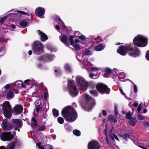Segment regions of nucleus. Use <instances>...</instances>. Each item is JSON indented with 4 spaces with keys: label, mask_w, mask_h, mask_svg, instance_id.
Wrapping results in <instances>:
<instances>
[{
    "label": "nucleus",
    "mask_w": 149,
    "mask_h": 149,
    "mask_svg": "<svg viewBox=\"0 0 149 149\" xmlns=\"http://www.w3.org/2000/svg\"><path fill=\"white\" fill-rule=\"evenodd\" d=\"M147 38L143 35H138L135 36L133 39L134 44L130 43L125 45V46H121L117 50V52L122 55H126L127 52L130 56L135 57L139 56L140 53L139 50L136 49L134 50L135 46L140 47H144L147 45Z\"/></svg>",
    "instance_id": "f257e3e1"
},
{
    "label": "nucleus",
    "mask_w": 149,
    "mask_h": 149,
    "mask_svg": "<svg viewBox=\"0 0 149 149\" xmlns=\"http://www.w3.org/2000/svg\"><path fill=\"white\" fill-rule=\"evenodd\" d=\"M77 113L75 109L70 106L66 107V118L67 121H74L77 118Z\"/></svg>",
    "instance_id": "f03ea898"
},
{
    "label": "nucleus",
    "mask_w": 149,
    "mask_h": 149,
    "mask_svg": "<svg viewBox=\"0 0 149 149\" xmlns=\"http://www.w3.org/2000/svg\"><path fill=\"white\" fill-rule=\"evenodd\" d=\"M76 83L77 85L80 89L86 91L87 88L88 83L82 77L78 76L76 77Z\"/></svg>",
    "instance_id": "7ed1b4c3"
},
{
    "label": "nucleus",
    "mask_w": 149,
    "mask_h": 149,
    "mask_svg": "<svg viewBox=\"0 0 149 149\" xmlns=\"http://www.w3.org/2000/svg\"><path fill=\"white\" fill-rule=\"evenodd\" d=\"M68 91L72 97L76 96L78 95V90L73 80H70L68 81Z\"/></svg>",
    "instance_id": "20e7f679"
},
{
    "label": "nucleus",
    "mask_w": 149,
    "mask_h": 149,
    "mask_svg": "<svg viewBox=\"0 0 149 149\" xmlns=\"http://www.w3.org/2000/svg\"><path fill=\"white\" fill-rule=\"evenodd\" d=\"M3 114L6 118H10L11 116L12 109L8 101L4 102L2 106Z\"/></svg>",
    "instance_id": "39448f33"
},
{
    "label": "nucleus",
    "mask_w": 149,
    "mask_h": 149,
    "mask_svg": "<svg viewBox=\"0 0 149 149\" xmlns=\"http://www.w3.org/2000/svg\"><path fill=\"white\" fill-rule=\"evenodd\" d=\"M82 97L84 99L88 101L86 107L87 108L86 109L88 111H91L92 108L95 104V102L94 99L91 98L88 94H85L82 95Z\"/></svg>",
    "instance_id": "423d86ee"
},
{
    "label": "nucleus",
    "mask_w": 149,
    "mask_h": 149,
    "mask_svg": "<svg viewBox=\"0 0 149 149\" xmlns=\"http://www.w3.org/2000/svg\"><path fill=\"white\" fill-rule=\"evenodd\" d=\"M96 88L98 91L101 94L105 93L108 94L109 92V89L105 84L102 83L98 84L96 86Z\"/></svg>",
    "instance_id": "0eeeda50"
},
{
    "label": "nucleus",
    "mask_w": 149,
    "mask_h": 149,
    "mask_svg": "<svg viewBox=\"0 0 149 149\" xmlns=\"http://www.w3.org/2000/svg\"><path fill=\"white\" fill-rule=\"evenodd\" d=\"M43 46L40 42H36L33 44V51L37 54L41 53L43 51Z\"/></svg>",
    "instance_id": "6e6552de"
},
{
    "label": "nucleus",
    "mask_w": 149,
    "mask_h": 149,
    "mask_svg": "<svg viewBox=\"0 0 149 149\" xmlns=\"http://www.w3.org/2000/svg\"><path fill=\"white\" fill-rule=\"evenodd\" d=\"M63 22L59 17L56 18L54 22V24L55 29L60 33H63L64 32V30L61 27V25Z\"/></svg>",
    "instance_id": "1a4fd4ad"
},
{
    "label": "nucleus",
    "mask_w": 149,
    "mask_h": 149,
    "mask_svg": "<svg viewBox=\"0 0 149 149\" xmlns=\"http://www.w3.org/2000/svg\"><path fill=\"white\" fill-rule=\"evenodd\" d=\"M1 139L3 141H10L13 138V134L10 132L2 133L0 135Z\"/></svg>",
    "instance_id": "9d476101"
},
{
    "label": "nucleus",
    "mask_w": 149,
    "mask_h": 149,
    "mask_svg": "<svg viewBox=\"0 0 149 149\" xmlns=\"http://www.w3.org/2000/svg\"><path fill=\"white\" fill-rule=\"evenodd\" d=\"M80 65L82 68L87 70L88 71L91 67L92 66V64L88 61L87 58H86L84 59L80 63Z\"/></svg>",
    "instance_id": "9b49d317"
},
{
    "label": "nucleus",
    "mask_w": 149,
    "mask_h": 149,
    "mask_svg": "<svg viewBox=\"0 0 149 149\" xmlns=\"http://www.w3.org/2000/svg\"><path fill=\"white\" fill-rule=\"evenodd\" d=\"M113 128L114 127H112L111 130L110 131V134L108 136H107V135L106 129L104 131V134L106 135V140L107 142H108V139H109L110 138H111L112 140H114V139H115L118 141H119L117 136L116 135L112 133V130H113Z\"/></svg>",
    "instance_id": "f8f14e48"
},
{
    "label": "nucleus",
    "mask_w": 149,
    "mask_h": 149,
    "mask_svg": "<svg viewBox=\"0 0 149 149\" xmlns=\"http://www.w3.org/2000/svg\"><path fill=\"white\" fill-rule=\"evenodd\" d=\"M54 58L53 56L46 54L43 56H42L39 58L38 60L39 61H41L43 62H48L52 60Z\"/></svg>",
    "instance_id": "ddd939ff"
},
{
    "label": "nucleus",
    "mask_w": 149,
    "mask_h": 149,
    "mask_svg": "<svg viewBox=\"0 0 149 149\" xmlns=\"http://www.w3.org/2000/svg\"><path fill=\"white\" fill-rule=\"evenodd\" d=\"M88 149H99V144L96 141L90 142L88 145Z\"/></svg>",
    "instance_id": "4468645a"
},
{
    "label": "nucleus",
    "mask_w": 149,
    "mask_h": 149,
    "mask_svg": "<svg viewBox=\"0 0 149 149\" xmlns=\"http://www.w3.org/2000/svg\"><path fill=\"white\" fill-rule=\"evenodd\" d=\"M45 11V10L43 8L38 7L36 10V14L41 18H44L43 16L44 15Z\"/></svg>",
    "instance_id": "2eb2a0df"
},
{
    "label": "nucleus",
    "mask_w": 149,
    "mask_h": 149,
    "mask_svg": "<svg viewBox=\"0 0 149 149\" xmlns=\"http://www.w3.org/2000/svg\"><path fill=\"white\" fill-rule=\"evenodd\" d=\"M37 32L38 35L39 36L40 39L42 42H44L48 38L47 36L44 33L40 30H38Z\"/></svg>",
    "instance_id": "dca6fc26"
},
{
    "label": "nucleus",
    "mask_w": 149,
    "mask_h": 149,
    "mask_svg": "<svg viewBox=\"0 0 149 149\" xmlns=\"http://www.w3.org/2000/svg\"><path fill=\"white\" fill-rule=\"evenodd\" d=\"M22 110V107L20 105H18L15 107L14 109V112L15 115H17L20 114Z\"/></svg>",
    "instance_id": "f3484780"
},
{
    "label": "nucleus",
    "mask_w": 149,
    "mask_h": 149,
    "mask_svg": "<svg viewBox=\"0 0 149 149\" xmlns=\"http://www.w3.org/2000/svg\"><path fill=\"white\" fill-rule=\"evenodd\" d=\"M139 147L143 149H149V141H146L139 146Z\"/></svg>",
    "instance_id": "a211bd4d"
},
{
    "label": "nucleus",
    "mask_w": 149,
    "mask_h": 149,
    "mask_svg": "<svg viewBox=\"0 0 149 149\" xmlns=\"http://www.w3.org/2000/svg\"><path fill=\"white\" fill-rule=\"evenodd\" d=\"M17 142V140L16 139L14 141H12L7 146L8 149H13L15 147V144Z\"/></svg>",
    "instance_id": "6ab92c4d"
},
{
    "label": "nucleus",
    "mask_w": 149,
    "mask_h": 149,
    "mask_svg": "<svg viewBox=\"0 0 149 149\" xmlns=\"http://www.w3.org/2000/svg\"><path fill=\"white\" fill-rule=\"evenodd\" d=\"M13 122L15 125H16L17 127L20 128L22 127V123L21 120L19 119H14Z\"/></svg>",
    "instance_id": "aec40b11"
},
{
    "label": "nucleus",
    "mask_w": 149,
    "mask_h": 149,
    "mask_svg": "<svg viewBox=\"0 0 149 149\" xmlns=\"http://www.w3.org/2000/svg\"><path fill=\"white\" fill-rule=\"evenodd\" d=\"M105 47V45L104 44H100L98 45L95 48V50L97 51H101L104 49Z\"/></svg>",
    "instance_id": "412c9836"
},
{
    "label": "nucleus",
    "mask_w": 149,
    "mask_h": 149,
    "mask_svg": "<svg viewBox=\"0 0 149 149\" xmlns=\"http://www.w3.org/2000/svg\"><path fill=\"white\" fill-rule=\"evenodd\" d=\"M8 121L7 119H4L3 121L2 124V126L4 130H7L8 129L7 127V123Z\"/></svg>",
    "instance_id": "4be33fe9"
},
{
    "label": "nucleus",
    "mask_w": 149,
    "mask_h": 149,
    "mask_svg": "<svg viewBox=\"0 0 149 149\" xmlns=\"http://www.w3.org/2000/svg\"><path fill=\"white\" fill-rule=\"evenodd\" d=\"M36 82L33 79H27L24 81V83L27 85L33 84Z\"/></svg>",
    "instance_id": "5701e85b"
},
{
    "label": "nucleus",
    "mask_w": 149,
    "mask_h": 149,
    "mask_svg": "<svg viewBox=\"0 0 149 149\" xmlns=\"http://www.w3.org/2000/svg\"><path fill=\"white\" fill-rule=\"evenodd\" d=\"M14 96V93L11 90H9L7 93L6 97L7 98H11Z\"/></svg>",
    "instance_id": "b1692460"
},
{
    "label": "nucleus",
    "mask_w": 149,
    "mask_h": 149,
    "mask_svg": "<svg viewBox=\"0 0 149 149\" xmlns=\"http://www.w3.org/2000/svg\"><path fill=\"white\" fill-rule=\"evenodd\" d=\"M13 86H15L17 87H19L22 86L23 87H25L24 85L22 84V82L20 81H15L13 84Z\"/></svg>",
    "instance_id": "393cba45"
},
{
    "label": "nucleus",
    "mask_w": 149,
    "mask_h": 149,
    "mask_svg": "<svg viewBox=\"0 0 149 149\" xmlns=\"http://www.w3.org/2000/svg\"><path fill=\"white\" fill-rule=\"evenodd\" d=\"M19 24L20 27L24 28L27 26V23L26 21L23 20L19 22Z\"/></svg>",
    "instance_id": "a878e982"
},
{
    "label": "nucleus",
    "mask_w": 149,
    "mask_h": 149,
    "mask_svg": "<svg viewBox=\"0 0 149 149\" xmlns=\"http://www.w3.org/2000/svg\"><path fill=\"white\" fill-rule=\"evenodd\" d=\"M108 118L109 120H112L114 123H116L117 122V120L115 118L114 116L112 115H109Z\"/></svg>",
    "instance_id": "bb28decb"
},
{
    "label": "nucleus",
    "mask_w": 149,
    "mask_h": 149,
    "mask_svg": "<svg viewBox=\"0 0 149 149\" xmlns=\"http://www.w3.org/2000/svg\"><path fill=\"white\" fill-rule=\"evenodd\" d=\"M52 112L53 116L55 118L57 117L59 115L58 111L54 108L53 109Z\"/></svg>",
    "instance_id": "cd10ccee"
},
{
    "label": "nucleus",
    "mask_w": 149,
    "mask_h": 149,
    "mask_svg": "<svg viewBox=\"0 0 149 149\" xmlns=\"http://www.w3.org/2000/svg\"><path fill=\"white\" fill-rule=\"evenodd\" d=\"M71 45L77 50H79L80 49V46L77 44H76L74 42Z\"/></svg>",
    "instance_id": "c85d7f7f"
},
{
    "label": "nucleus",
    "mask_w": 149,
    "mask_h": 149,
    "mask_svg": "<svg viewBox=\"0 0 149 149\" xmlns=\"http://www.w3.org/2000/svg\"><path fill=\"white\" fill-rule=\"evenodd\" d=\"M59 38L61 41L63 43L65 44V35L63 34L60 36Z\"/></svg>",
    "instance_id": "c756f323"
},
{
    "label": "nucleus",
    "mask_w": 149,
    "mask_h": 149,
    "mask_svg": "<svg viewBox=\"0 0 149 149\" xmlns=\"http://www.w3.org/2000/svg\"><path fill=\"white\" fill-rule=\"evenodd\" d=\"M119 72L116 69L114 68L113 70V72H112V74H111L113 76L115 77L118 75V73Z\"/></svg>",
    "instance_id": "7c9ffc66"
},
{
    "label": "nucleus",
    "mask_w": 149,
    "mask_h": 149,
    "mask_svg": "<svg viewBox=\"0 0 149 149\" xmlns=\"http://www.w3.org/2000/svg\"><path fill=\"white\" fill-rule=\"evenodd\" d=\"M31 125L35 127L37 125V122L34 118H32L31 120Z\"/></svg>",
    "instance_id": "2f4dec72"
},
{
    "label": "nucleus",
    "mask_w": 149,
    "mask_h": 149,
    "mask_svg": "<svg viewBox=\"0 0 149 149\" xmlns=\"http://www.w3.org/2000/svg\"><path fill=\"white\" fill-rule=\"evenodd\" d=\"M90 93L92 95L95 97L97 96L98 94L97 91L95 90L90 91Z\"/></svg>",
    "instance_id": "473e14b6"
},
{
    "label": "nucleus",
    "mask_w": 149,
    "mask_h": 149,
    "mask_svg": "<svg viewBox=\"0 0 149 149\" xmlns=\"http://www.w3.org/2000/svg\"><path fill=\"white\" fill-rule=\"evenodd\" d=\"M89 76L91 78L93 79H97L99 76V75L97 74L94 75L92 73H90L89 74Z\"/></svg>",
    "instance_id": "72a5a7b5"
},
{
    "label": "nucleus",
    "mask_w": 149,
    "mask_h": 149,
    "mask_svg": "<svg viewBox=\"0 0 149 149\" xmlns=\"http://www.w3.org/2000/svg\"><path fill=\"white\" fill-rule=\"evenodd\" d=\"M73 133L74 135L77 136H79L81 134V132L80 131L77 130H73Z\"/></svg>",
    "instance_id": "f704fd0d"
},
{
    "label": "nucleus",
    "mask_w": 149,
    "mask_h": 149,
    "mask_svg": "<svg viewBox=\"0 0 149 149\" xmlns=\"http://www.w3.org/2000/svg\"><path fill=\"white\" fill-rule=\"evenodd\" d=\"M118 75V78L119 79H123L125 78V74L123 72H119Z\"/></svg>",
    "instance_id": "c9c22d12"
},
{
    "label": "nucleus",
    "mask_w": 149,
    "mask_h": 149,
    "mask_svg": "<svg viewBox=\"0 0 149 149\" xmlns=\"http://www.w3.org/2000/svg\"><path fill=\"white\" fill-rule=\"evenodd\" d=\"M92 53V51L89 49H87L84 52V54L85 55H91Z\"/></svg>",
    "instance_id": "e433bc0d"
},
{
    "label": "nucleus",
    "mask_w": 149,
    "mask_h": 149,
    "mask_svg": "<svg viewBox=\"0 0 149 149\" xmlns=\"http://www.w3.org/2000/svg\"><path fill=\"white\" fill-rule=\"evenodd\" d=\"M105 70L107 73L110 74H112V72H113V70H112L110 68H107L105 69Z\"/></svg>",
    "instance_id": "4c0bfd02"
},
{
    "label": "nucleus",
    "mask_w": 149,
    "mask_h": 149,
    "mask_svg": "<svg viewBox=\"0 0 149 149\" xmlns=\"http://www.w3.org/2000/svg\"><path fill=\"white\" fill-rule=\"evenodd\" d=\"M58 121L60 124H63L64 122L63 118L61 117H59L58 118Z\"/></svg>",
    "instance_id": "58836bf2"
},
{
    "label": "nucleus",
    "mask_w": 149,
    "mask_h": 149,
    "mask_svg": "<svg viewBox=\"0 0 149 149\" xmlns=\"http://www.w3.org/2000/svg\"><path fill=\"white\" fill-rule=\"evenodd\" d=\"M66 70L69 72H71L72 71V69L70 67L68 64H66Z\"/></svg>",
    "instance_id": "ea45409f"
},
{
    "label": "nucleus",
    "mask_w": 149,
    "mask_h": 149,
    "mask_svg": "<svg viewBox=\"0 0 149 149\" xmlns=\"http://www.w3.org/2000/svg\"><path fill=\"white\" fill-rule=\"evenodd\" d=\"M133 115L132 113L128 112L126 114V118L128 119H130L132 118L131 116Z\"/></svg>",
    "instance_id": "a19ab883"
},
{
    "label": "nucleus",
    "mask_w": 149,
    "mask_h": 149,
    "mask_svg": "<svg viewBox=\"0 0 149 149\" xmlns=\"http://www.w3.org/2000/svg\"><path fill=\"white\" fill-rule=\"evenodd\" d=\"M142 108V104H140L138 107L137 111L139 113H140V111Z\"/></svg>",
    "instance_id": "79ce46f5"
},
{
    "label": "nucleus",
    "mask_w": 149,
    "mask_h": 149,
    "mask_svg": "<svg viewBox=\"0 0 149 149\" xmlns=\"http://www.w3.org/2000/svg\"><path fill=\"white\" fill-rule=\"evenodd\" d=\"M79 38L83 40H84L86 39L85 36L82 34L80 36H79Z\"/></svg>",
    "instance_id": "37998d69"
},
{
    "label": "nucleus",
    "mask_w": 149,
    "mask_h": 149,
    "mask_svg": "<svg viewBox=\"0 0 149 149\" xmlns=\"http://www.w3.org/2000/svg\"><path fill=\"white\" fill-rule=\"evenodd\" d=\"M10 85L9 84H8L4 86L3 89H5L6 90H7L10 88Z\"/></svg>",
    "instance_id": "c03bdc74"
},
{
    "label": "nucleus",
    "mask_w": 149,
    "mask_h": 149,
    "mask_svg": "<svg viewBox=\"0 0 149 149\" xmlns=\"http://www.w3.org/2000/svg\"><path fill=\"white\" fill-rule=\"evenodd\" d=\"M46 129V127L45 126H41L38 129V131H43Z\"/></svg>",
    "instance_id": "a18cd8bd"
},
{
    "label": "nucleus",
    "mask_w": 149,
    "mask_h": 149,
    "mask_svg": "<svg viewBox=\"0 0 149 149\" xmlns=\"http://www.w3.org/2000/svg\"><path fill=\"white\" fill-rule=\"evenodd\" d=\"M7 16L1 18L0 20V23H3L6 19Z\"/></svg>",
    "instance_id": "49530a36"
},
{
    "label": "nucleus",
    "mask_w": 149,
    "mask_h": 149,
    "mask_svg": "<svg viewBox=\"0 0 149 149\" xmlns=\"http://www.w3.org/2000/svg\"><path fill=\"white\" fill-rule=\"evenodd\" d=\"M17 12L20 14H23V15H28L29 16H30L31 15V14H30V15H28L25 12L21 11L18 10V11H17Z\"/></svg>",
    "instance_id": "de8ad7c7"
},
{
    "label": "nucleus",
    "mask_w": 149,
    "mask_h": 149,
    "mask_svg": "<svg viewBox=\"0 0 149 149\" xmlns=\"http://www.w3.org/2000/svg\"><path fill=\"white\" fill-rule=\"evenodd\" d=\"M69 40L70 42V43L71 45L74 42L73 38L72 36H70V37Z\"/></svg>",
    "instance_id": "09e8293b"
},
{
    "label": "nucleus",
    "mask_w": 149,
    "mask_h": 149,
    "mask_svg": "<svg viewBox=\"0 0 149 149\" xmlns=\"http://www.w3.org/2000/svg\"><path fill=\"white\" fill-rule=\"evenodd\" d=\"M45 148H47V149H53L52 146L49 144L46 145Z\"/></svg>",
    "instance_id": "8fccbe9b"
},
{
    "label": "nucleus",
    "mask_w": 149,
    "mask_h": 149,
    "mask_svg": "<svg viewBox=\"0 0 149 149\" xmlns=\"http://www.w3.org/2000/svg\"><path fill=\"white\" fill-rule=\"evenodd\" d=\"M35 104L37 106H40L41 104V102L40 100H37L35 102Z\"/></svg>",
    "instance_id": "3c124183"
},
{
    "label": "nucleus",
    "mask_w": 149,
    "mask_h": 149,
    "mask_svg": "<svg viewBox=\"0 0 149 149\" xmlns=\"http://www.w3.org/2000/svg\"><path fill=\"white\" fill-rule=\"evenodd\" d=\"M146 57V59L149 61V50L147 52Z\"/></svg>",
    "instance_id": "603ef678"
},
{
    "label": "nucleus",
    "mask_w": 149,
    "mask_h": 149,
    "mask_svg": "<svg viewBox=\"0 0 149 149\" xmlns=\"http://www.w3.org/2000/svg\"><path fill=\"white\" fill-rule=\"evenodd\" d=\"M4 52V50L3 48L2 47H0V55H2L3 54Z\"/></svg>",
    "instance_id": "864d4df0"
},
{
    "label": "nucleus",
    "mask_w": 149,
    "mask_h": 149,
    "mask_svg": "<svg viewBox=\"0 0 149 149\" xmlns=\"http://www.w3.org/2000/svg\"><path fill=\"white\" fill-rule=\"evenodd\" d=\"M119 90L120 91L121 93L122 94V95H123L126 98H127V96L125 94V93L123 92L122 89H121V88H119Z\"/></svg>",
    "instance_id": "5fc2aeb1"
},
{
    "label": "nucleus",
    "mask_w": 149,
    "mask_h": 149,
    "mask_svg": "<svg viewBox=\"0 0 149 149\" xmlns=\"http://www.w3.org/2000/svg\"><path fill=\"white\" fill-rule=\"evenodd\" d=\"M75 34L77 37H78L79 38V36H80L82 34L79 32L78 31H77L75 32Z\"/></svg>",
    "instance_id": "6e6d98bb"
},
{
    "label": "nucleus",
    "mask_w": 149,
    "mask_h": 149,
    "mask_svg": "<svg viewBox=\"0 0 149 149\" xmlns=\"http://www.w3.org/2000/svg\"><path fill=\"white\" fill-rule=\"evenodd\" d=\"M37 145L39 149H45L44 147L43 146H41L40 143H37Z\"/></svg>",
    "instance_id": "4d7b16f0"
},
{
    "label": "nucleus",
    "mask_w": 149,
    "mask_h": 149,
    "mask_svg": "<svg viewBox=\"0 0 149 149\" xmlns=\"http://www.w3.org/2000/svg\"><path fill=\"white\" fill-rule=\"evenodd\" d=\"M91 70L93 71H95L98 70L100 69L96 67H92L91 68Z\"/></svg>",
    "instance_id": "13d9d810"
},
{
    "label": "nucleus",
    "mask_w": 149,
    "mask_h": 149,
    "mask_svg": "<svg viewBox=\"0 0 149 149\" xmlns=\"http://www.w3.org/2000/svg\"><path fill=\"white\" fill-rule=\"evenodd\" d=\"M115 107V114L116 116H118V112L117 110V105H115L114 106Z\"/></svg>",
    "instance_id": "bf43d9fd"
},
{
    "label": "nucleus",
    "mask_w": 149,
    "mask_h": 149,
    "mask_svg": "<svg viewBox=\"0 0 149 149\" xmlns=\"http://www.w3.org/2000/svg\"><path fill=\"white\" fill-rule=\"evenodd\" d=\"M41 107L40 106H37L36 109V112L38 113Z\"/></svg>",
    "instance_id": "052dcab7"
},
{
    "label": "nucleus",
    "mask_w": 149,
    "mask_h": 149,
    "mask_svg": "<svg viewBox=\"0 0 149 149\" xmlns=\"http://www.w3.org/2000/svg\"><path fill=\"white\" fill-rule=\"evenodd\" d=\"M124 138L126 140L129 138V136L127 134H125L124 136Z\"/></svg>",
    "instance_id": "680f3d73"
},
{
    "label": "nucleus",
    "mask_w": 149,
    "mask_h": 149,
    "mask_svg": "<svg viewBox=\"0 0 149 149\" xmlns=\"http://www.w3.org/2000/svg\"><path fill=\"white\" fill-rule=\"evenodd\" d=\"M55 72L57 73V75H59V74L61 73V71L60 69H58L57 70H56Z\"/></svg>",
    "instance_id": "e2e57ef3"
},
{
    "label": "nucleus",
    "mask_w": 149,
    "mask_h": 149,
    "mask_svg": "<svg viewBox=\"0 0 149 149\" xmlns=\"http://www.w3.org/2000/svg\"><path fill=\"white\" fill-rule=\"evenodd\" d=\"M134 84V91L135 93H136L137 91V88L135 84Z\"/></svg>",
    "instance_id": "0e129e2a"
},
{
    "label": "nucleus",
    "mask_w": 149,
    "mask_h": 149,
    "mask_svg": "<svg viewBox=\"0 0 149 149\" xmlns=\"http://www.w3.org/2000/svg\"><path fill=\"white\" fill-rule=\"evenodd\" d=\"M9 28L11 29H14L15 28V26L13 24H11L9 26Z\"/></svg>",
    "instance_id": "69168bd1"
},
{
    "label": "nucleus",
    "mask_w": 149,
    "mask_h": 149,
    "mask_svg": "<svg viewBox=\"0 0 149 149\" xmlns=\"http://www.w3.org/2000/svg\"><path fill=\"white\" fill-rule=\"evenodd\" d=\"M44 96L45 100H46L48 97V95L47 92H45L44 93Z\"/></svg>",
    "instance_id": "338daca9"
},
{
    "label": "nucleus",
    "mask_w": 149,
    "mask_h": 149,
    "mask_svg": "<svg viewBox=\"0 0 149 149\" xmlns=\"http://www.w3.org/2000/svg\"><path fill=\"white\" fill-rule=\"evenodd\" d=\"M62 114L64 118H65V108H64L62 111Z\"/></svg>",
    "instance_id": "774afa93"
}]
</instances>
